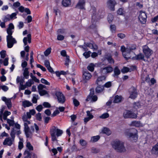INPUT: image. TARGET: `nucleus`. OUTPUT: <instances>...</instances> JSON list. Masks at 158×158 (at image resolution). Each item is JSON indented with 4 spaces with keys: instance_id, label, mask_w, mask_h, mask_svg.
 I'll list each match as a JSON object with an SVG mask.
<instances>
[{
    "instance_id": "obj_1",
    "label": "nucleus",
    "mask_w": 158,
    "mask_h": 158,
    "mask_svg": "<svg viewBox=\"0 0 158 158\" xmlns=\"http://www.w3.org/2000/svg\"><path fill=\"white\" fill-rule=\"evenodd\" d=\"M26 116H23L22 119L24 122V131L27 138H31L32 135V133L34 132V127L31 126L29 127V125L31 123V122L26 119Z\"/></svg>"
},
{
    "instance_id": "obj_2",
    "label": "nucleus",
    "mask_w": 158,
    "mask_h": 158,
    "mask_svg": "<svg viewBox=\"0 0 158 158\" xmlns=\"http://www.w3.org/2000/svg\"><path fill=\"white\" fill-rule=\"evenodd\" d=\"M50 133L51 136L52 140L53 142H57V137L61 135L63 133V131L57 127L53 126L50 128Z\"/></svg>"
},
{
    "instance_id": "obj_3",
    "label": "nucleus",
    "mask_w": 158,
    "mask_h": 158,
    "mask_svg": "<svg viewBox=\"0 0 158 158\" xmlns=\"http://www.w3.org/2000/svg\"><path fill=\"white\" fill-rule=\"evenodd\" d=\"M112 148L116 151L119 152H125L126 149L124 143L118 140H115L111 143Z\"/></svg>"
},
{
    "instance_id": "obj_4",
    "label": "nucleus",
    "mask_w": 158,
    "mask_h": 158,
    "mask_svg": "<svg viewBox=\"0 0 158 158\" xmlns=\"http://www.w3.org/2000/svg\"><path fill=\"white\" fill-rule=\"evenodd\" d=\"M125 134L126 136L131 138L134 142H136L138 139V131L135 129H132L130 130H127Z\"/></svg>"
},
{
    "instance_id": "obj_5",
    "label": "nucleus",
    "mask_w": 158,
    "mask_h": 158,
    "mask_svg": "<svg viewBox=\"0 0 158 158\" xmlns=\"http://www.w3.org/2000/svg\"><path fill=\"white\" fill-rule=\"evenodd\" d=\"M90 11L93 13L92 16L91 22L92 24L90 26V28H93L96 27V22L99 19V14L98 13L96 14V9L95 7H92L90 10Z\"/></svg>"
},
{
    "instance_id": "obj_6",
    "label": "nucleus",
    "mask_w": 158,
    "mask_h": 158,
    "mask_svg": "<svg viewBox=\"0 0 158 158\" xmlns=\"http://www.w3.org/2000/svg\"><path fill=\"white\" fill-rule=\"evenodd\" d=\"M12 35V34H8L6 36L7 46L9 48H12L14 44L17 43V41L15 38L13 37Z\"/></svg>"
},
{
    "instance_id": "obj_7",
    "label": "nucleus",
    "mask_w": 158,
    "mask_h": 158,
    "mask_svg": "<svg viewBox=\"0 0 158 158\" xmlns=\"http://www.w3.org/2000/svg\"><path fill=\"white\" fill-rule=\"evenodd\" d=\"M98 99L97 95H94V89H91L89 94L86 100L87 101H90L94 102L96 101Z\"/></svg>"
},
{
    "instance_id": "obj_8",
    "label": "nucleus",
    "mask_w": 158,
    "mask_h": 158,
    "mask_svg": "<svg viewBox=\"0 0 158 158\" xmlns=\"http://www.w3.org/2000/svg\"><path fill=\"white\" fill-rule=\"evenodd\" d=\"M55 95L59 103L63 104L65 101V98L63 93L60 92L56 91Z\"/></svg>"
},
{
    "instance_id": "obj_9",
    "label": "nucleus",
    "mask_w": 158,
    "mask_h": 158,
    "mask_svg": "<svg viewBox=\"0 0 158 158\" xmlns=\"http://www.w3.org/2000/svg\"><path fill=\"white\" fill-rule=\"evenodd\" d=\"M123 117L126 118H136L137 117V114L134 113L132 111L126 110L123 113Z\"/></svg>"
},
{
    "instance_id": "obj_10",
    "label": "nucleus",
    "mask_w": 158,
    "mask_h": 158,
    "mask_svg": "<svg viewBox=\"0 0 158 158\" xmlns=\"http://www.w3.org/2000/svg\"><path fill=\"white\" fill-rule=\"evenodd\" d=\"M113 71V68L111 66L101 68L100 73L102 75H106L111 73Z\"/></svg>"
},
{
    "instance_id": "obj_11",
    "label": "nucleus",
    "mask_w": 158,
    "mask_h": 158,
    "mask_svg": "<svg viewBox=\"0 0 158 158\" xmlns=\"http://www.w3.org/2000/svg\"><path fill=\"white\" fill-rule=\"evenodd\" d=\"M130 96L129 98L132 99H135L137 97L138 93L136 89L134 87H131L129 89Z\"/></svg>"
},
{
    "instance_id": "obj_12",
    "label": "nucleus",
    "mask_w": 158,
    "mask_h": 158,
    "mask_svg": "<svg viewBox=\"0 0 158 158\" xmlns=\"http://www.w3.org/2000/svg\"><path fill=\"white\" fill-rule=\"evenodd\" d=\"M147 16L144 12L140 11L139 16V19L142 24L145 23L146 21Z\"/></svg>"
},
{
    "instance_id": "obj_13",
    "label": "nucleus",
    "mask_w": 158,
    "mask_h": 158,
    "mask_svg": "<svg viewBox=\"0 0 158 158\" xmlns=\"http://www.w3.org/2000/svg\"><path fill=\"white\" fill-rule=\"evenodd\" d=\"M143 52L147 59L149 58L152 53V51L146 45L143 47Z\"/></svg>"
},
{
    "instance_id": "obj_14",
    "label": "nucleus",
    "mask_w": 158,
    "mask_h": 158,
    "mask_svg": "<svg viewBox=\"0 0 158 158\" xmlns=\"http://www.w3.org/2000/svg\"><path fill=\"white\" fill-rule=\"evenodd\" d=\"M46 86L41 84H40L38 86L39 93L40 96H43L48 94V92L45 90L43 89L45 88Z\"/></svg>"
},
{
    "instance_id": "obj_15",
    "label": "nucleus",
    "mask_w": 158,
    "mask_h": 158,
    "mask_svg": "<svg viewBox=\"0 0 158 158\" xmlns=\"http://www.w3.org/2000/svg\"><path fill=\"white\" fill-rule=\"evenodd\" d=\"M116 4L115 0H109L107 2V5L108 8L113 11L114 10V6Z\"/></svg>"
},
{
    "instance_id": "obj_16",
    "label": "nucleus",
    "mask_w": 158,
    "mask_h": 158,
    "mask_svg": "<svg viewBox=\"0 0 158 158\" xmlns=\"http://www.w3.org/2000/svg\"><path fill=\"white\" fill-rule=\"evenodd\" d=\"M92 76L91 74L88 71L84 72L82 76L83 81L86 82L91 78Z\"/></svg>"
},
{
    "instance_id": "obj_17",
    "label": "nucleus",
    "mask_w": 158,
    "mask_h": 158,
    "mask_svg": "<svg viewBox=\"0 0 158 158\" xmlns=\"http://www.w3.org/2000/svg\"><path fill=\"white\" fill-rule=\"evenodd\" d=\"M85 3V0H79L76 5L75 8L80 9H85L84 6Z\"/></svg>"
},
{
    "instance_id": "obj_18",
    "label": "nucleus",
    "mask_w": 158,
    "mask_h": 158,
    "mask_svg": "<svg viewBox=\"0 0 158 158\" xmlns=\"http://www.w3.org/2000/svg\"><path fill=\"white\" fill-rule=\"evenodd\" d=\"M14 140L10 137L7 138L4 140L3 144L4 145L11 146L14 142Z\"/></svg>"
},
{
    "instance_id": "obj_19",
    "label": "nucleus",
    "mask_w": 158,
    "mask_h": 158,
    "mask_svg": "<svg viewBox=\"0 0 158 158\" xmlns=\"http://www.w3.org/2000/svg\"><path fill=\"white\" fill-rule=\"evenodd\" d=\"M35 114V110L32 109L30 110L29 112H27L26 113V114H24L23 116H26V119H30L31 117V115H34Z\"/></svg>"
},
{
    "instance_id": "obj_20",
    "label": "nucleus",
    "mask_w": 158,
    "mask_h": 158,
    "mask_svg": "<svg viewBox=\"0 0 158 158\" xmlns=\"http://www.w3.org/2000/svg\"><path fill=\"white\" fill-rule=\"evenodd\" d=\"M23 42L24 45L26 46L27 44V41L29 43H30L31 42V35L30 34H29L27 35V37L24 38Z\"/></svg>"
},
{
    "instance_id": "obj_21",
    "label": "nucleus",
    "mask_w": 158,
    "mask_h": 158,
    "mask_svg": "<svg viewBox=\"0 0 158 158\" xmlns=\"http://www.w3.org/2000/svg\"><path fill=\"white\" fill-rule=\"evenodd\" d=\"M114 73L112 75V76L114 77H118V76L121 73L120 70L119 69L118 66L115 67L114 69H113Z\"/></svg>"
},
{
    "instance_id": "obj_22",
    "label": "nucleus",
    "mask_w": 158,
    "mask_h": 158,
    "mask_svg": "<svg viewBox=\"0 0 158 158\" xmlns=\"http://www.w3.org/2000/svg\"><path fill=\"white\" fill-rule=\"evenodd\" d=\"M14 26L12 23H10L9 25V27L6 30L7 33L8 34H12L13 31L12 30L14 29Z\"/></svg>"
},
{
    "instance_id": "obj_23",
    "label": "nucleus",
    "mask_w": 158,
    "mask_h": 158,
    "mask_svg": "<svg viewBox=\"0 0 158 158\" xmlns=\"http://www.w3.org/2000/svg\"><path fill=\"white\" fill-rule=\"evenodd\" d=\"M130 125L136 127L143 126V124L139 121H133L131 122Z\"/></svg>"
},
{
    "instance_id": "obj_24",
    "label": "nucleus",
    "mask_w": 158,
    "mask_h": 158,
    "mask_svg": "<svg viewBox=\"0 0 158 158\" xmlns=\"http://www.w3.org/2000/svg\"><path fill=\"white\" fill-rule=\"evenodd\" d=\"M106 77L104 76H102L98 77L96 81V83L97 85L101 84L103 81H105Z\"/></svg>"
},
{
    "instance_id": "obj_25",
    "label": "nucleus",
    "mask_w": 158,
    "mask_h": 158,
    "mask_svg": "<svg viewBox=\"0 0 158 158\" xmlns=\"http://www.w3.org/2000/svg\"><path fill=\"white\" fill-rule=\"evenodd\" d=\"M135 58L136 60H143L144 61H147L144 59V56L142 53H139L136 55L135 57Z\"/></svg>"
},
{
    "instance_id": "obj_26",
    "label": "nucleus",
    "mask_w": 158,
    "mask_h": 158,
    "mask_svg": "<svg viewBox=\"0 0 158 158\" xmlns=\"http://www.w3.org/2000/svg\"><path fill=\"white\" fill-rule=\"evenodd\" d=\"M102 132L104 134H105L108 135H110L111 133V131L109 128L107 127H104L102 130Z\"/></svg>"
},
{
    "instance_id": "obj_27",
    "label": "nucleus",
    "mask_w": 158,
    "mask_h": 158,
    "mask_svg": "<svg viewBox=\"0 0 158 158\" xmlns=\"http://www.w3.org/2000/svg\"><path fill=\"white\" fill-rule=\"evenodd\" d=\"M62 3L63 6L68 7L71 5V1L70 0H63Z\"/></svg>"
},
{
    "instance_id": "obj_28",
    "label": "nucleus",
    "mask_w": 158,
    "mask_h": 158,
    "mask_svg": "<svg viewBox=\"0 0 158 158\" xmlns=\"http://www.w3.org/2000/svg\"><path fill=\"white\" fill-rule=\"evenodd\" d=\"M104 90V87L103 86L98 85L95 89V91L97 93H99L102 92Z\"/></svg>"
},
{
    "instance_id": "obj_29",
    "label": "nucleus",
    "mask_w": 158,
    "mask_h": 158,
    "mask_svg": "<svg viewBox=\"0 0 158 158\" xmlns=\"http://www.w3.org/2000/svg\"><path fill=\"white\" fill-rule=\"evenodd\" d=\"M87 47L91 49H93L94 50L97 49L98 48L97 46L95 44H92L90 43H87L86 44Z\"/></svg>"
},
{
    "instance_id": "obj_30",
    "label": "nucleus",
    "mask_w": 158,
    "mask_h": 158,
    "mask_svg": "<svg viewBox=\"0 0 158 158\" xmlns=\"http://www.w3.org/2000/svg\"><path fill=\"white\" fill-rule=\"evenodd\" d=\"M29 72L27 68H25L24 70L23 75L25 78L28 79L29 78Z\"/></svg>"
},
{
    "instance_id": "obj_31",
    "label": "nucleus",
    "mask_w": 158,
    "mask_h": 158,
    "mask_svg": "<svg viewBox=\"0 0 158 158\" xmlns=\"http://www.w3.org/2000/svg\"><path fill=\"white\" fill-rule=\"evenodd\" d=\"M135 49L136 45L133 44L127 47L126 48V51L128 52H130L132 50H135Z\"/></svg>"
},
{
    "instance_id": "obj_32",
    "label": "nucleus",
    "mask_w": 158,
    "mask_h": 158,
    "mask_svg": "<svg viewBox=\"0 0 158 158\" xmlns=\"http://www.w3.org/2000/svg\"><path fill=\"white\" fill-rule=\"evenodd\" d=\"M32 105V103L28 101H25L23 102V105L24 107H29Z\"/></svg>"
},
{
    "instance_id": "obj_33",
    "label": "nucleus",
    "mask_w": 158,
    "mask_h": 158,
    "mask_svg": "<svg viewBox=\"0 0 158 158\" xmlns=\"http://www.w3.org/2000/svg\"><path fill=\"white\" fill-rule=\"evenodd\" d=\"M24 158H31V153L27 150H26L24 153Z\"/></svg>"
},
{
    "instance_id": "obj_34",
    "label": "nucleus",
    "mask_w": 158,
    "mask_h": 158,
    "mask_svg": "<svg viewBox=\"0 0 158 158\" xmlns=\"http://www.w3.org/2000/svg\"><path fill=\"white\" fill-rule=\"evenodd\" d=\"M122 100V97L121 96H119L118 95H116L114 97V102L118 103L121 102Z\"/></svg>"
},
{
    "instance_id": "obj_35",
    "label": "nucleus",
    "mask_w": 158,
    "mask_h": 158,
    "mask_svg": "<svg viewBox=\"0 0 158 158\" xmlns=\"http://www.w3.org/2000/svg\"><path fill=\"white\" fill-rule=\"evenodd\" d=\"M11 114V112L7 110L5 111L3 113V118L4 120H6L7 119V117L8 116Z\"/></svg>"
},
{
    "instance_id": "obj_36",
    "label": "nucleus",
    "mask_w": 158,
    "mask_h": 158,
    "mask_svg": "<svg viewBox=\"0 0 158 158\" xmlns=\"http://www.w3.org/2000/svg\"><path fill=\"white\" fill-rule=\"evenodd\" d=\"M34 82L31 79H29L25 83L27 87H31L32 85L34 84Z\"/></svg>"
},
{
    "instance_id": "obj_37",
    "label": "nucleus",
    "mask_w": 158,
    "mask_h": 158,
    "mask_svg": "<svg viewBox=\"0 0 158 158\" xmlns=\"http://www.w3.org/2000/svg\"><path fill=\"white\" fill-rule=\"evenodd\" d=\"M20 141L19 143L18 147L20 150L22 149L23 147V140L22 138H20Z\"/></svg>"
},
{
    "instance_id": "obj_38",
    "label": "nucleus",
    "mask_w": 158,
    "mask_h": 158,
    "mask_svg": "<svg viewBox=\"0 0 158 158\" xmlns=\"http://www.w3.org/2000/svg\"><path fill=\"white\" fill-rule=\"evenodd\" d=\"M130 52H127L126 51V52L123 53V55L124 57L127 60L130 58L131 56H130Z\"/></svg>"
},
{
    "instance_id": "obj_39",
    "label": "nucleus",
    "mask_w": 158,
    "mask_h": 158,
    "mask_svg": "<svg viewBox=\"0 0 158 158\" xmlns=\"http://www.w3.org/2000/svg\"><path fill=\"white\" fill-rule=\"evenodd\" d=\"M100 137L99 135L94 136L91 138V141L93 142L97 141L100 139Z\"/></svg>"
},
{
    "instance_id": "obj_40",
    "label": "nucleus",
    "mask_w": 158,
    "mask_h": 158,
    "mask_svg": "<svg viewBox=\"0 0 158 158\" xmlns=\"http://www.w3.org/2000/svg\"><path fill=\"white\" fill-rule=\"evenodd\" d=\"M5 103L9 109H10L11 108L12 106V104L11 99H8L7 100V101L5 102Z\"/></svg>"
},
{
    "instance_id": "obj_41",
    "label": "nucleus",
    "mask_w": 158,
    "mask_h": 158,
    "mask_svg": "<svg viewBox=\"0 0 158 158\" xmlns=\"http://www.w3.org/2000/svg\"><path fill=\"white\" fill-rule=\"evenodd\" d=\"M6 121L7 123L9 124L10 126H14L15 123L14 120L7 119Z\"/></svg>"
},
{
    "instance_id": "obj_42",
    "label": "nucleus",
    "mask_w": 158,
    "mask_h": 158,
    "mask_svg": "<svg viewBox=\"0 0 158 158\" xmlns=\"http://www.w3.org/2000/svg\"><path fill=\"white\" fill-rule=\"evenodd\" d=\"M87 68L89 71L93 72L94 69V65L93 64L91 63L88 66Z\"/></svg>"
},
{
    "instance_id": "obj_43",
    "label": "nucleus",
    "mask_w": 158,
    "mask_h": 158,
    "mask_svg": "<svg viewBox=\"0 0 158 158\" xmlns=\"http://www.w3.org/2000/svg\"><path fill=\"white\" fill-rule=\"evenodd\" d=\"M30 77L32 78L31 80H32L33 81H34L37 83L40 82L39 80L37 79L35 76H33L32 73L30 74Z\"/></svg>"
},
{
    "instance_id": "obj_44",
    "label": "nucleus",
    "mask_w": 158,
    "mask_h": 158,
    "mask_svg": "<svg viewBox=\"0 0 158 158\" xmlns=\"http://www.w3.org/2000/svg\"><path fill=\"white\" fill-rule=\"evenodd\" d=\"M118 14L119 15H123L124 14L125 12L123 9L122 8H120L117 11Z\"/></svg>"
},
{
    "instance_id": "obj_45",
    "label": "nucleus",
    "mask_w": 158,
    "mask_h": 158,
    "mask_svg": "<svg viewBox=\"0 0 158 158\" xmlns=\"http://www.w3.org/2000/svg\"><path fill=\"white\" fill-rule=\"evenodd\" d=\"M114 17L111 14H109L108 16L107 19L109 23H111Z\"/></svg>"
},
{
    "instance_id": "obj_46",
    "label": "nucleus",
    "mask_w": 158,
    "mask_h": 158,
    "mask_svg": "<svg viewBox=\"0 0 158 158\" xmlns=\"http://www.w3.org/2000/svg\"><path fill=\"white\" fill-rule=\"evenodd\" d=\"M140 103L139 102H136L134 103L133 106V108L137 110L140 107Z\"/></svg>"
},
{
    "instance_id": "obj_47",
    "label": "nucleus",
    "mask_w": 158,
    "mask_h": 158,
    "mask_svg": "<svg viewBox=\"0 0 158 158\" xmlns=\"http://www.w3.org/2000/svg\"><path fill=\"white\" fill-rule=\"evenodd\" d=\"M51 48H47L46 51L44 52V54L46 56H47L51 53Z\"/></svg>"
},
{
    "instance_id": "obj_48",
    "label": "nucleus",
    "mask_w": 158,
    "mask_h": 158,
    "mask_svg": "<svg viewBox=\"0 0 158 158\" xmlns=\"http://www.w3.org/2000/svg\"><path fill=\"white\" fill-rule=\"evenodd\" d=\"M109 116V114L108 113H106L102 114L99 117L101 118L105 119L108 118Z\"/></svg>"
},
{
    "instance_id": "obj_49",
    "label": "nucleus",
    "mask_w": 158,
    "mask_h": 158,
    "mask_svg": "<svg viewBox=\"0 0 158 158\" xmlns=\"http://www.w3.org/2000/svg\"><path fill=\"white\" fill-rule=\"evenodd\" d=\"M129 69L126 67H123L121 69V72L122 73H124L129 72Z\"/></svg>"
},
{
    "instance_id": "obj_50",
    "label": "nucleus",
    "mask_w": 158,
    "mask_h": 158,
    "mask_svg": "<svg viewBox=\"0 0 158 158\" xmlns=\"http://www.w3.org/2000/svg\"><path fill=\"white\" fill-rule=\"evenodd\" d=\"M91 53V52L89 51L87 52H85L83 53V55L85 58H87L90 56V54Z\"/></svg>"
},
{
    "instance_id": "obj_51",
    "label": "nucleus",
    "mask_w": 158,
    "mask_h": 158,
    "mask_svg": "<svg viewBox=\"0 0 158 158\" xmlns=\"http://www.w3.org/2000/svg\"><path fill=\"white\" fill-rule=\"evenodd\" d=\"M26 147L30 150H33V147L29 142L27 143Z\"/></svg>"
},
{
    "instance_id": "obj_52",
    "label": "nucleus",
    "mask_w": 158,
    "mask_h": 158,
    "mask_svg": "<svg viewBox=\"0 0 158 158\" xmlns=\"http://www.w3.org/2000/svg\"><path fill=\"white\" fill-rule=\"evenodd\" d=\"M10 15H8L5 16L4 19V21L6 22L11 20Z\"/></svg>"
},
{
    "instance_id": "obj_53",
    "label": "nucleus",
    "mask_w": 158,
    "mask_h": 158,
    "mask_svg": "<svg viewBox=\"0 0 158 158\" xmlns=\"http://www.w3.org/2000/svg\"><path fill=\"white\" fill-rule=\"evenodd\" d=\"M20 3L19 2H17L14 3L12 6V8H17L18 7L20 6Z\"/></svg>"
},
{
    "instance_id": "obj_54",
    "label": "nucleus",
    "mask_w": 158,
    "mask_h": 158,
    "mask_svg": "<svg viewBox=\"0 0 158 158\" xmlns=\"http://www.w3.org/2000/svg\"><path fill=\"white\" fill-rule=\"evenodd\" d=\"M70 61L69 57V56H66V59L65 60V65L66 66L69 65V63Z\"/></svg>"
},
{
    "instance_id": "obj_55",
    "label": "nucleus",
    "mask_w": 158,
    "mask_h": 158,
    "mask_svg": "<svg viewBox=\"0 0 158 158\" xmlns=\"http://www.w3.org/2000/svg\"><path fill=\"white\" fill-rule=\"evenodd\" d=\"M0 54L1 58H4L6 57V51L5 50H2Z\"/></svg>"
},
{
    "instance_id": "obj_56",
    "label": "nucleus",
    "mask_w": 158,
    "mask_h": 158,
    "mask_svg": "<svg viewBox=\"0 0 158 158\" xmlns=\"http://www.w3.org/2000/svg\"><path fill=\"white\" fill-rule=\"evenodd\" d=\"M73 103L74 106L76 107L78 106L80 104L79 102L76 99H73Z\"/></svg>"
},
{
    "instance_id": "obj_57",
    "label": "nucleus",
    "mask_w": 158,
    "mask_h": 158,
    "mask_svg": "<svg viewBox=\"0 0 158 158\" xmlns=\"http://www.w3.org/2000/svg\"><path fill=\"white\" fill-rule=\"evenodd\" d=\"M110 31L112 33H115L116 30V27L114 25H111L110 26Z\"/></svg>"
},
{
    "instance_id": "obj_58",
    "label": "nucleus",
    "mask_w": 158,
    "mask_h": 158,
    "mask_svg": "<svg viewBox=\"0 0 158 158\" xmlns=\"http://www.w3.org/2000/svg\"><path fill=\"white\" fill-rule=\"evenodd\" d=\"M43 106L46 108H50L51 107L50 104L48 102H44L43 103Z\"/></svg>"
},
{
    "instance_id": "obj_59",
    "label": "nucleus",
    "mask_w": 158,
    "mask_h": 158,
    "mask_svg": "<svg viewBox=\"0 0 158 158\" xmlns=\"http://www.w3.org/2000/svg\"><path fill=\"white\" fill-rule=\"evenodd\" d=\"M80 143L81 145L83 146H85L87 144L85 140L82 139L80 140Z\"/></svg>"
},
{
    "instance_id": "obj_60",
    "label": "nucleus",
    "mask_w": 158,
    "mask_h": 158,
    "mask_svg": "<svg viewBox=\"0 0 158 158\" xmlns=\"http://www.w3.org/2000/svg\"><path fill=\"white\" fill-rule=\"evenodd\" d=\"M36 117L37 119L39 121H41L42 120V117L41 114L40 113H37L36 115Z\"/></svg>"
},
{
    "instance_id": "obj_61",
    "label": "nucleus",
    "mask_w": 158,
    "mask_h": 158,
    "mask_svg": "<svg viewBox=\"0 0 158 158\" xmlns=\"http://www.w3.org/2000/svg\"><path fill=\"white\" fill-rule=\"evenodd\" d=\"M41 82L42 83H44L46 85H50V83L49 82H48L44 78H42L41 79Z\"/></svg>"
},
{
    "instance_id": "obj_62",
    "label": "nucleus",
    "mask_w": 158,
    "mask_h": 158,
    "mask_svg": "<svg viewBox=\"0 0 158 158\" xmlns=\"http://www.w3.org/2000/svg\"><path fill=\"white\" fill-rule=\"evenodd\" d=\"M1 89L5 92L7 91L9 89L8 87L5 85H1Z\"/></svg>"
},
{
    "instance_id": "obj_63",
    "label": "nucleus",
    "mask_w": 158,
    "mask_h": 158,
    "mask_svg": "<svg viewBox=\"0 0 158 158\" xmlns=\"http://www.w3.org/2000/svg\"><path fill=\"white\" fill-rule=\"evenodd\" d=\"M87 115L88 117L92 119L93 117V115L90 113V111L88 110L86 111Z\"/></svg>"
},
{
    "instance_id": "obj_64",
    "label": "nucleus",
    "mask_w": 158,
    "mask_h": 158,
    "mask_svg": "<svg viewBox=\"0 0 158 158\" xmlns=\"http://www.w3.org/2000/svg\"><path fill=\"white\" fill-rule=\"evenodd\" d=\"M111 86V82L110 81H109L106 83L104 85V87L107 88L110 87Z\"/></svg>"
}]
</instances>
